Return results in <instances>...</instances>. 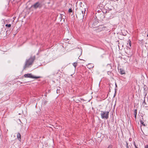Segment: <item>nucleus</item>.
Here are the masks:
<instances>
[{
	"label": "nucleus",
	"mask_w": 148,
	"mask_h": 148,
	"mask_svg": "<svg viewBox=\"0 0 148 148\" xmlns=\"http://www.w3.org/2000/svg\"><path fill=\"white\" fill-rule=\"evenodd\" d=\"M65 16L62 14H58L57 16V19L58 22H62H62H64L65 20Z\"/></svg>",
	"instance_id": "obj_3"
},
{
	"label": "nucleus",
	"mask_w": 148,
	"mask_h": 148,
	"mask_svg": "<svg viewBox=\"0 0 148 148\" xmlns=\"http://www.w3.org/2000/svg\"><path fill=\"white\" fill-rule=\"evenodd\" d=\"M80 4L81 5V4H82V3L81 2H80Z\"/></svg>",
	"instance_id": "obj_26"
},
{
	"label": "nucleus",
	"mask_w": 148,
	"mask_h": 148,
	"mask_svg": "<svg viewBox=\"0 0 148 148\" xmlns=\"http://www.w3.org/2000/svg\"><path fill=\"white\" fill-rule=\"evenodd\" d=\"M147 37H148V34H147Z\"/></svg>",
	"instance_id": "obj_27"
},
{
	"label": "nucleus",
	"mask_w": 148,
	"mask_h": 148,
	"mask_svg": "<svg viewBox=\"0 0 148 148\" xmlns=\"http://www.w3.org/2000/svg\"><path fill=\"white\" fill-rule=\"evenodd\" d=\"M127 45L129 46H131V41L129 40H128L127 43Z\"/></svg>",
	"instance_id": "obj_11"
},
{
	"label": "nucleus",
	"mask_w": 148,
	"mask_h": 148,
	"mask_svg": "<svg viewBox=\"0 0 148 148\" xmlns=\"http://www.w3.org/2000/svg\"><path fill=\"white\" fill-rule=\"evenodd\" d=\"M143 103H144L145 104V100H144V101L143 102Z\"/></svg>",
	"instance_id": "obj_23"
},
{
	"label": "nucleus",
	"mask_w": 148,
	"mask_h": 148,
	"mask_svg": "<svg viewBox=\"0 0 148 148\" xmlns=\"http://www.w3.org/2000/svg\"><path fill=\"white\" fill-rule=\"evenodd\" d=\"M86 11V8L84 6L83 7L82 5H81L79 9H77L76 11V15L77 16H79L83 17L84 14H83V12L84 13Z\"/></svg>",
	"instance_id": "obj_2"
},
{
	"label": "nucleus",
	"mask_w": 148,
	"mask_h": 148,
	"mask_svg": "<svg viewBox=\"0 0 148 148\" xmlns=\"http://www.w3.org/2000/svg\"><path fill=\"white\" fill-rule=\"evenodd\" d=\"M24 77L25 78H32L35 79H38L40 77H36L33 76L30 73L25 74L24 75Z\"/></svg>",
	"instance_id": "obj_5"
},
{
	"label": "nucleus",
	"mask_w": 148,
	"mask_h": 148,
	"mask_svg": "<svg viewBox=\"0 0 148 148\" xmlns=\"http://www.w3.org/2000/svg\"><path fill=\"white\" fill-rule=\"evenodd\" d=\"M77 64V63L76 62H74L73 63V65L75 67V68L76 67V65Z\"/></svg>",
	"instance_id": "obj_17"
},
{
	"label": "nucleus",
	"mask_w": 148,
	"mask_h": 148,
	"mask_svg": "<svg viewBox=\"0 0 148 148\" xmlns=\"http://www.w3.org/2000/svg\"><path fill=\"white\" fill-rule=\"evenodd\" d=\"M134 145L135 148H138V147L136 146V145L135 144V143L134 142Z\"/></svg>",
	"instance_id": "obj_19"
},
{
	"label": "nucleus",
	"mask_w": 148,
	"mask_h": 148,
	"mask_svg": "<svg viewBox=\"0 0 148 148\" xmlns=\"http://www.w3.org/2000/svg\"><path fill=\"white\" fill-rule=\"evenodd\" d=\"M119 49H120L119 48Z\"/></svg>",
	"instance_id": "obj_29"
},
{
	"label": "nucleus",
	"mask_w": 148,
	"mask_h": 148,
	"mask_svg": "<svg viewBox=\"0 0 148 148\" xmlns=\"http://www.w3.org/2000/svg\"><path fill=\"white\" fill-rule=\"evenodd\" d=\"M101 117L102 119H107L108 118L109 114V112L101 111Z\"/></svg>",
	"instance_id": "obj_4"
},
{
	"label": "nucleus",
	"mask_w": 148,
	"mask_h": 148,
	"mask_svg": "<svg viewBox=\"0 0 148 148\" xmlns=\"http://www.w3.org/2000/svg\"><path fill=\"white\" fill-rule=\"evenodd\" d=\"M40 4L38 3H35L33 5H32V7H33L35 8H37L38 7H40Z\"/></svg>",
	"instance_id": "obj_7"
},
{
	"label": "nucleus",
	"mask_w": 148,
	"mask_h": 148,
	"mask_svg": "<svg viewBox=\"0 0 148 148\" xmlns=\"http://www.w3.org/2000/svg\"><path fill=\"white\" fill-rule=\"evenodd\" d=\"M115 85H116V86H117L116 84H115Z\"/></svg>",
	"instance_id": "obj_28"
},
{
	"label": "nucleus",
	"mask_w": 148,
	"mask_h": 148,
	"mask_svg": "<svg viewBox=\"0 0 148 148\" xmlns=\"http://www.w3.org/2000/svg\"><path fill=\"white\" fill-rule=\"evenodd\" d=\"M116 43L118 44V47L121 46H123V44L122 42L121 41L119 42V41H116Z\"/></svg>",
	"instance_id": "obj_9"
},
{
	"label": "nucleus",
	"mask_w": 148,
	"mask_h": 148,
	"mask_svg": "<svg viewBox=\"0 0 148 148\" xmlns=\"http://www.w3.org/2000/svg\"><path fill=\"white\" fill-rule=\"evenodd\" d=\"M1 50L2 51H4V52L6 51V49H1Z\"/></svg>",
	"instance_id": "obj_20"
},
{
	"label": "nucleus",
	"mask_w": 148,
	"mask_h": 148,
	"mask_svg": "<svg viewBox=\"0 0 148 148\" xmlns=\"http://www.w3.org/2000/svg\"><path fill=\"white\" fill-rule=\"evenodd\" d=\"M47 92H46V94H45V96H47Z\"/></svg>",
	"instance_id": "obj_25"
},
{
	"label": "nucleus",
	"mask_w": 148,
	"mask_h": 148,
	"mask_svg": "<svg viewBox=\"0 0 148 148\" xmlns=\"http://www.w3.org/2000/svg\"><path fill=\"white\" fill-rule=\"evenodd\" d=\"M98 22L97 21L96 22L93 23L92 24V27L94 28H95L97 27L98 25Z\"/></svg>",
	"instance_id": "obj_6"
},
{
	"label": "nucleus",
	"mask_w": 148,
	"mask_h": 148,
	"mask_svg": "<svg viewBox=\"0 0 148 148\" xmlns=\"http://www.w3.org/2000/svg\"><path fill=\"white\" fill-rule=\"evenodd\" d=\"M69 12H72V10L70 8L69 10Z\"/></svg>",
	"instance_id": "obj_18"
},
{
	"label": "nucleus",
	"mask_w": 148,
	"mask_h": 148,
	"mask_svg": "<svg viewBox=\"0 0 148 148\" xmlns=\"http://www.w3.org/2000/svg\"><path fill=\"white\" fill-rule=\"evenodd\" d=\"M112 146L111 145H108L107 148H112Z\"/></svg>",
	"instance_id": "obj_15"
},
{
	"label": "nucleus",
	"mask_w": 148,
	"mask_h": 148,
	"mask_svg": "<svg viewBox=\"0 0 148 148\" xmlns=\"http://www.w3.org/2000/svg\"><path fill=\"white\" fill-rule=\"evenodd\" d=\"M57 93H59V92L58 91V90H57Z\"/></svg>",
	"instance_id": "obj_24"
},
{
	"label": "nucleus",
	"mask_w": 148,
	"mask_h": 148,
	"mask_svg": "<svg viewBox=\"0 0 148 148\" xmlns=\"http://www.w3.org/2000/svg\"><path fill=\"white\" fill-rule=\"evenodd\" d=\"M17 137L20 141L21 140V136L19 133H18L17 134Z\"/></svg>",
	"instance_id": "obj_8"
},
{
	"label": "nucleus",
	"mask_w": 148,
	"mask_h": 148,
	"mask_svg": "<svg viewBox=\"0 0 148 148\" xmlns=\"http://www.w3.org/2000/svg\"><path fill=\"white\" fill-rule=\"evenodd\" d=\"M126 148H128V143H127V142H126Z\"/></svg>",
	"instance_id": "obj_21"
},
{
	"label": "nucleus",
	"mask_w": 148,
	"mask_h": 148,
	"mask_svg": "<svg viewBox=\"0 0 148 148\" xmlns=\"http://www.w3.org/2000/svg\"><path fill=\"white\" fill-rule=\"evenodd\" d=\"M140 121L141 123V124H142L143 125L145 126V125L143 121L142 120H140Z\"/></svg>",
	"instance_id": "obj_12"
},
{
	"label": "nucleus",
	"mask_w": 148,
	"mask_h": 148,
	"mask_svg": "<svg viewBox=\"0 0 148 148\" xmlns=\"http://www.w3.org/2000/svg\"><path fill=\"white\" fill-rule=\"evenodd\" d=\"M51 92V91L50 90H49L48 91V92L49 93L50 92Z\"/></svg>",
	"instance_id": "obj_22"
},
{
	"label": "nucleus",
	"mask_w": 148,
	"mask_h": 148,
	"mask_svg": "<svg viewBox=\"0 0 148 148\" xmlns=\"http://www.w3.org/2000/svg\"><path fill=\"white\" fill-rule=\"evenodd\" d=\"M5 26L7 27H10L11 26V24H6L5 25Z\"/></svg>",
	"instance_id": "obj_14"
},
{
	"label": "nucleus",
	"mask_w": 148,
	"mask_h": 148,
	"mask_svg": "<svg viewBox=\"0 0 148 148\" xmlns=\"http://www.w3.org/2000/svg\"><path fill=\"white\" fill-rule=\"evenodd\" d=\"M120 72L121 74H123L125 73V72L123 70H121V69L120 70Z\"/></svg>",
	"instance_id": "obj_13"
},
{
	"label": "nucleus",
	"mask_w": 148,
	"mask_h": 148,
	"mask_svg": "<svg viewBox=\"0 0 148 148\" xmlns=\"http://www.w3.org/2000/svg\"><path fill=\"white\" fill-rule=\"evenodd\" d=\"M35 59V56H31L29 59H27L25 62V65L23 67V69L28 68L32 66Z\"/></svg>",
	"instance_id": "obj_1"
},
{
	"label": "nucleus",
	"mask_w": 148,
	"mask_h": 148,
	"mask_svg": "<svg viewBox=\"0 0 148 148\" xmlns=\"http://www.w3.org/2000/svg\"><path fill=\"white\" fill-rule=\"evenodd\" d=\"M111 2H116L118 1L119 0H110Z\"/></svg>",
	"instance_id": "obj_16"
},
{
	"label": "nucleus",
	"mask_w": 148,
	"mask_h": 148,
	"mask_svg": "<svg viewBox=\"0 0 148 148\" xmlns=\"http://www.w3.org/2000/svg\"><path fill=\"white\" fill-rule=\"evenodd\" d=\"M136 114H137V110L135 109L134 110V117L135 119H136Z\"/></svg>",
	"instance_id": "obj_10"
}]
</instances>
